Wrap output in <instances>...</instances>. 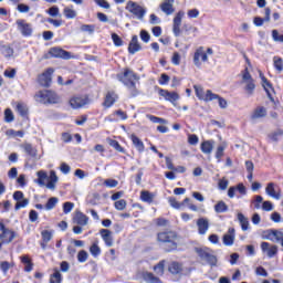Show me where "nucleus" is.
Wrapping results in <instances>:
<instances>
[{
    "instance_id": "obj_27",
    "label": "nucleus",
    "mask_w": 283,
    "mask_h": 283,
    "mask_svg": "<svg viewBox=\"0 0 283 283\" xmlns=\"http://www.w3.org/2000/svg\"><path fill=\"white\" fill-rule=\"evenodd\" d=\"M140 50H143V48L140 46V43H138V35H133L128 44L129 54H136V52H140Z\"/></svg>"
},
{
    "instance_id": "obj_23",
    "label": "nucleus",
    "mask_w": 283,
    "mask_h": 283,
    "mask_svg": "<svg viewBox=\"0 0 283 283\" xmlns=\"http://www.w3.org/2000/svg\"><path fill=\"white\" fill-rule=\"evenodd\" d=\"M283 237V232L279 230H269L263 237L264 240H270V242H280Z\"/></svg>"
},
{
    "instance_id": "obj_44",
    "label": "nucleus",
    "mask_w": 283,
    "mask_h": 283,
    "mask_svg": "<svg viewBox=\"0 0 283 283\" xmlns=\"http://www.w3.org/2000/svg\"><path fill=\"white\" fill-rule=\"evenodd\" d=\"M80 30H81V32H86L87 34H93L96 31V25H94V24H82Z\"/></svg>"
},
{
    "instance_id": "obj_22",
    "label": "nucleus",
    "mask_w": 283,
    "mask_h": 283,
    "mask_svg": "<svg viewBox=\"0 0 283 283\" xmlns=\"http://www.w3.org/2000/svg\"><path fill=\"white\" fill-rule=\"evenodd\" d=\"M38 83L42 87H50V85H52V73L44 72V73L39 74Z\"/></svg>"
},
{
    "instance_id": "obj_52",
    "label": "nucleus",
    "mask_w": 283,
    "mask_h": 283,
    "mask_svg": "<svg viewBox=\"0 0 283 283\" xmlns=\"http://www.w3.org/2000/svg\"><path fill=\"white\" fill-rule=\"evenodd\" d=\"M168 202L170 207H172V209H182V203L178 202V200H176V198L174 197H170L168 199Z\"/></svg>"
},
{
    "instance_id": "obj_1",
    "label": "nucleus",
    "mask_w": 283,
    "mask_h": 283,
    "mask_svg": "<svg viewBox=\"0 0 283 283\" xmlns=\"http://www.w3.org/2000/svg\"><path fill=\"white\" fill-rule=\"evenodd\" d=\"M38 179L35 180L36 185L40 187H46L51 191L56 189V184L59 182V176H56V171L51 170L50 176L48 177V172L44 170H40L36 172Z\"/></svg>"
},
{
    "instance_id": "obj_30",
    "label": "nucleus",
    "mask_w": 283,
    "mask_h": 283,
    "mask_svg": "<svg viewBox=\"0 0 283 283\" xmlns=\"http://www.w3.org/2000/svg\"><path fill=\"white\" fill-rule=\"evenodd\" d=\"M130 140H132L134 147L137 149V151H139L140 154H143V151H145V144L143 143V140H140V138H138V136L132 134Z\"/></svg>"
},
{
    "instance_id": "obj_2",
    "label": "nucleus",
    "mask_w": 283,
    "mask_h": 283,
    "mask_svg": "<svg viewBox=\"0 0 283 283\" xmlns=\"http://www.w3.org/2000/svg\"><path fill=\"white\" fill-rule=\"evenodd\" d=\"M34 101L42 105H56L61 103V96L53 91H39L34 95Z\"/></svg>"
},
{
    "instance_id": "obj_47",
    "label": "nucleus",
    "mask_w": 283,
    "mask_h": 283,
    "mask_svg": "<svg viewBox=\"0 0 283 283\" xmlns=\"http://www.w3.org/2000/svg\"><path fill=\"white\" fill-rule=\"evenodd\" d=\"M115 209H117V211H125V209H127V201L125 199L115 201Z\"/></svg>"
},
{
    "instance_id": "obj_46",
    "label": "nucleus",
    "mask_w": 283,
    "mask_h": 283,
    "mask_svg": "<svg viewBox=\"0 0 283 283\" xmlns=\"http://www.w3.org/2000/svg\"><path fill=\"white\" fill-rule=\"evenodd\" d=\"M147 119L150 120L151 123H156V124H159V125H167V119L156 117L154 115H147Z\"/></svg>"
},
{
    "instance_id": "obj_63",
    "label": "nucleus",
    "mask_w": 283,
    "mask_h": 283,
    "mask_svg": "<svg viewBox=\"0 0 283 283\" xmlns=\"http://www.w3.org/2000/svg\"><path fill=\"white\" fill-rule=\"evenodd\" d=\"M199 140L198 135H188L189 145H197Z\"/></svg>"
},
{
    "instance_id": "obj_13",
    "label": "nucleus",
    "mask_w": 283,
    "mask_h": 283,
    "mask_svg": "<svg viewBox=\"0 0 283 283\" xmlns=\"http://www.w3.org/2000/svg\"><path fill=\"white\" fill-rule=\"evenodd\" d=\"M265 193L270 198H274V200H280L282 198V190L274 182H270L266 185Z\"/></svg>"
},
{
    "instance_id": "obj_18",
    "label": "nucleus",
    "mask_w": 283,
    "mask_h": 283,
    "mask_svg": "<svg viewBox=\"0 0 283 283\" xmlns=\"http://www.w3.org/2000/svg\"><path fill=\"white\" fill-rule=\"evenodd\" d=\"M116 101H118V95L116 94V92L108 91L105 94L104 102L102 105L103 107H105V109H109V107H112L114 103H116Z\"/></svg>"
},
{
    "instance_id": "obj_49",
    "label": "nucleus",
    "mask_w": 283,
    "mask_h": 283,
    "mask_svg": "<svg viewBox=\"0 0 283 283\" xmlns=\"http://www.w3.org/2000/svg\"><path fill=\"white\" fill-rule=\"evenodd\" d=\"M61 272L55 270V272L51 275L50 283H61L62 282Z\"/></svg>"
},
{
    "instance_id": "obj_36",
    "label": "nucleus",
    "mask_w": 283,
    "mask_h": 283,
    "mask_svg": "<svg viewBox=\"0 0 283 283\" xmlns=\"http://www.w3.org/2000/svg\"><path fill=\"white\" fill-rule=\"evenodd\" d=\"M15 111L20 116H28V105L23 102H17L15 103Z\"/></svg>"
},
{
    "instance_id": "obj_58",
    "label": "nucleus",
    "mask_w": 283,
    "mask_h": 283,
    "mask_svg": "<svg viewBox=\"0 0 283 283\" xmlns=\"http://www.w3.org/2000/svg\"><path fill=\"white\" fill-rule=\"evenodd\" d=\"M1 52H2L3 56H7V57L12 56V54H14V50H12V48L7 46V45L2 46Z\"/></svg>"
},
{
    "instance_id": "obj_61",
    "label": "nucleus",
    "mask_w": 283,
    "mask_h": 283,
    "mask_svg": "<svg viewBox=\"0 0 283 283\" xmlns=\"http://www.w3.org/2000/svg\"><path fill=\"white\" fill-rule=\"evenodd\" d=\"M48 14H50V17H59L60 11H59V7L53 6L48 10Z\"/></svg>"
},
{
    "instance_id": "obj_15",
    "label": "nucleus",
    "mask_w": 283,
    "mask_h": 283,
    "mask_svg": "<svg viewBox=\"0 0 283 283\" xmlns=\"http://www.w3.org/2000/svg\"><path fill=\"white\" fill-rule=\"evenodd\" d=\"M90 104V98L87 96H74L70 99V105L72 109H80V107H85Z\"/></svg>"
},
{
    "instance_id": "obj_24",
    "label": "nucleus",
    "mask_w": 283,
    "mask_h": 283,
    "mask_svg": "<svg viewBox=\"0 0 283 283\" xmlns=\"http://www.w3.org/2000/svg\"><path fill=\"white\" fill-rule=\"evenodd\" d=\"M99 235L102 240L105 242L106 247H114V237H112V232L107 229H101Z\"/></svg>"
},
{
    "instance_id": "obj_26",
    "label": "nucleus",
    "mask_w": 283,
    "mask_h": 283,
    "mask_svg": "<svg viewBox=\"0 0 283 283\" xmlns=\"http://www.w3.org/2000/svg\"><path fill=\"white\" fill-rule=\"evenodd\" d=\"M235 242V229L230 228L228 230V233L223 235V244L226 247H233V243Z\"/></svg>"
},
{
    "instance_id": "obj_37",
    "label": "nucleus",
    "mask_w": 283,
    "mask_h": 283,
    "mask_svg": "<svg viewBox=\"0 0 283 283\" xmlns=\"http://www.w3.org/2000/svg\"><path fill=\"white\" fill-rule=\"evenodd\" d=\"M226 149H227V143H224V142L217 147L216 158H217L218 163H220V160L222 159V156H224Z\"/></svg>"
},
{
    "instance_id": "obj_40",
    "label": "nucleus",
    "mask_w": 283,
    "mask_h": 283,
    "mask_svg": "<svg viewBox=\"0 0 283 283\" xmlns=\"http://www.w3.org/2000/svg\"><path fill=\"white\" fill-rule=\"evenodd\" d=\"M214 211H216V213H224V212L229 211V206H227V203L224 201H219L214 206Z\"/></svg>"
},
{
    "instance_id": "obj_4",
    "label": "nucleus",
    "mask_w": 283,
    "mask_h": 283,
    "mask_svg": "<svg viewBox=\"0 0 283 283\" xmlns=\"http://www.w3.org/2000/svg\"><path fill=\"white\" fill-rule=\"evenodd\" d=\"M125 10L133 14L135 19H138V21H143L147 14V9L133 0L126 2Z\"/></svg>"
},
{
    "instance_id": "obj_29",
    "label": "nucleus",
    "mask_w": 283,
    "mask_h": 283,
    "mask_svg": "<svg viewBox=\"0 0 283 283\" xmlns=\"http://www.w3.org/2000/svg\"><path fill=\"white\" fill-rule=\"evenodd\" d=\"M197 227L200 235H205L209 231V220L206 218H200L197 221Z\"/></svg>"
},
{
    "instance_id": "obj_57",
    "label": "nucleus",
    "mask_w": 283,
    "mask_h": 283,
    "mask_svg": "<svg viewBox=\"0 0 283 283\" xmlns=\"http://www.w3.org/2000/svg\"><path fill=\"white\" fill-rule=\"evenodd\" d=\"M272 39L276 43H283V34L280 35V32H277V30H272Z\"/></svg>"
},
{
    "instance_id": "obj_51",
    "label": "nucleus",
    "mask_w": 283,
    "mask_h": 283,
    "mask_svg": "<svg viewBox=\"0 0 283 283\" xmlns=\"http://www.w3.org/2000/svg\"><path fill=\"white\" fill-rule=\"evenodd\" d=\"M4 120L6 123H12V120H14V114L12 113V109L7 108L4 111Z\"/></svg>"
},
{
    "instance_id": "obj_50",
    "label": "nucleus",
    "mask_w": 283,
    "mask_h": 283,
    "mask_svg": "<svg viewBox=\"0 0 283 283\" xmlns=\"http://www.w3.org/2000/svg\"><path fill=\"white\" fill-rule=\"evenodd\" d=\"M283 132L281 129L273 132L269 135V138L272 143H277L280 140V136H282Z\"/></svg>"
},
{
    "instance_id": "obj_43",
    "label": "nucleus",
    "mask_w": 283,
    "mask_h": 283,
    "mask_svg": "<svg viewBox=\"0 0 283 283\" xmlns=\"http://www.w3.org/2000/svg\"><path fill=\"white\" fill-rule=\"evenodd\" d=\"M56 205H59V198L56 197L50 198L45 205L46 211H52V209H54Z\"/></svg>"
},
{
    "instance_id": "obj_3",
    "label": "nucleus",
    "mask_w": 283,
    "mask_h": 283,
    "mask_svg": "<svg viewBox=\"0 0 283 283\" xmlns=\"http://www.w3.org/2000/svg\"><path fill=\"white\" fill-rule=\"evenodd\" d=\"M158 242H163L166 245V251H176L178 249V235L174 231L159 232L157 234Z\"/></svg>"
},
{
    "instance_id": "obj_9",
    "label": "nucleus",
    "mask_w": 283,
    "mask_h": 283,
    "mask_svg": "<svg viewBox=\"0 0 283 283\" xmlns=\"http://www.w3.org/2000/svg\"><path fill=\"white\" fill-rule=\"evenodd\" d=\"M195 92L199 101H206V103H209V101H216V98H218V94L211 92V90H208L205 93L202 86L195 85Z\"/></svg>"
},
{
    "instance_id": "obj_39",
    "label": "nucleus",
    "mask_w": 283,
    "mask_h": 283,
    "mask_svg": "<svg viewBox=\"0 0 283 283\" xmlns=\"http://www.w3.org/2000/svg\"><path fill=\"white\" fill-rule=\"evenodd\" d=\"M238 220L241 224L242 231H248V229H249V219L247 217H244V214L238 213Z\"/></svg>"
},
{
    "instance_id": "obj_14",
    "label": "nucleus",
    "mask_w": 283,
    "mask_h": 283,
    "mask_svg": "<svg viewBox=\"0 0 283 283\" xmlns=\"http://www.w3.org/2000/svg\"><path fill=\"white\" fill-rule=\"evenodd\" d=\"M158 94L159 96L165 98V101H168V103H171L172 105H176V102L180 101V95L176 92H169L167 90L159 88Z\"/></svg>"
},
{
    "instance_id": "obj_7",
    "label": "nucleus",
    "mask_w": 283,
    "mask_h": 283,
    "mask_svg": "<svg viewBox=\"0 0 283 283\" xmlns=\"http://www.w3.org/2000/svg\"><path fill=\"white\" fill-rule=\"evenodd\" d=\"M48 54L49 56H46V59H63L64 61L72 59V53L61 49V46L51 48Z\"/></svg>"
},
{
    "instance_id": "obj_5",
    "label": "nucleus",
    "mask_w": 283,
    "mask_h": 283,
    "mask_svg": "<svg viewBox=\"0 0 283 283\" xmlns=\"http://www.w3.org/2000/svg\"><path fill=\"white\" fill-rule=\"evenodd\" d=\"M241 85H243L247 96H253L255 92V81L251 77V73L245 72L241 74Z\"/></svg>"
},
{
    "instance_id": "obj_34",
    "label": "nucleus",
    "mask_w": 283,
    "mask_h": 283,
    "mask_svg": "<svg viewBox=\"0 0 283 283\" xmlns=\"http://www.w3.org/2000/svg\"><path fill=\"white\" fill-rule=\"evenodd\" d=\"M143 277H144L145 282H148V283H163L160 277L154 275V273H151V272H144Z\"/></svg>"
},
{
    "instance_id": "obj_62",
    "label": "nucleus",
    "mask_w": 283,
    "mask_h": 283,
    "mask_svg": "<svg viewBox=\"0 0 283 283\" xmlns=\"http://www.w3.org/2000/svg\"><path fill=\"white\" fill-rule=\"evenodd\" d=\"M18 11H20L22 14H25L28 12H30V6L28 4H23V3H20L18 4Z\"/></svg>"
},
{
    "instance_id": "obj_32",
    "label": "nucleus",
    "mask_w": 283,
    "mask_h": 283,
    "mask_svg": "<svg viewBox=\"0 0 283 283\" xmlns=\"http://www.w3.org/2000/svg\"><path fill=\"white\" fill-rule=\"evenodd\" d=\"M155 198H156V195L154 192H149L147 190H143L140 192V200L143 202H148V205H151V202H154Z\"/></svg>"
},
{
    "instance_id": "obj_6",
    "label": "nucleus",
    "mask_w": 283,
    "mask_h": 283,
    "mask_svg": "<svg viewBox=\"0 0 283 283\" xmlns=\"http://www.w3.org/2000/svg\"><path fill=\"white\" fill-rule=\"evenodd\" d=\"M17 30L24 36L25 39H29L34 33V28L32 27V23H29L28 21L23 19H18L15 21Z\"/></svg>"
},
{
    "instance_id": "obj_12",
    "label": "nucleus",
    "mask_w": 283,
    "mask_h": 283,
    "mask_svg": "<svg viewBox=\"0 0 283 283\" xmlns=\"http://www.w3.org/2000/svg\"><path fill=\"white\" fill-rule=\"evenodd\" d=\"M207 61H209V56L207 55V52H205V48H198L193 54L195 65L200 67V65H202V63H207Z\"/></svg>"
},
{
    "instance_id": "obj_17",
    "label": "nucleus",
    "mask_w": 283,
    "mask_h": 283,
    "mask_svg": "<svg viewBox=\"0 0 283 283\" xmlns=\"http://www.w3.org/2000/svg\"><path fill=\"white\" fill-rule=\"evenodd\" d=\"M261 251L268 258H275V255H277V245L271 244L269 242H262Z\"/></svg>"
},
{
    "instance_id": "obj_41",
    "label": "nucleus",
    "mask_w": 283,
    "mask_h": 283,
    "mask_svg": "<svg viewBox=\"0 0 283 283\" xmlns=\"http://www.w3.org/2000/svg\"><path fill=\"white\" fill-rule=\"evenodd\" d=\"M185 17V11H179L176 13L172 20V27H180L182 25V18Z\"/></svg>"
},
{
    "instance_id": "obj_16",
    "label": "nucleus",
    "mask_w": 283,
    "mask_h": 283,
    "mask_svg": "<svg viewBox=\"0 0 283 283\" xmlns=\"http://www.w3.org/2000/svg\"><path fill=\"white\" fill-rule=\"evenodd\" d=\"M260 78H261V85L263 87V90L266 92L268 98H270V101H274L273 98V94H275V90L273 88V84H271V82H269V80L263 76L262 73H260Z\"/></svg>"
},
{
    "instance_id": "obj_20",
    "label": "nucleus",
    "mask_w": 283,
    "mask_h": 283,
    "mask_svg": "<svg viewBox=\"0 0 283 283\" xmlns=\"http://www.w3.org/2000/svg\"><path fill=\"white\" fill-rule=\"evenodd\" d=\"M21 148L31 158H34L35 160H40L41 159V156H39V150L35 147H33L32 144L24 143V144L21 145Z\"/></svg>"
},
{
    "instance_id": "obj_56",
    "label": "nucleus",
    "mask_w": 283,
    "mask_h": 283,
    "mask_svg": "<svg viewBox=\"0 0 283 283\" xmlns=\"http://www.w3.org/2000/svg\"><path fill=\"white\" fill-rule=\"evenodd\" d=\"M112 41L114 45H116V48H120L123 45V39H120L119 35L116 33L112 34Z\"/></svg>"
},
{
    "instance_id": "obj_48",
    "label": "nucleus",
    "mask_w": 283,
    "mask_h": 283,
    "mask_svg": "<svg viewBox=\"0 0 283 283\" xmlns=\"http://www.w3.org/2000/svg\"><path fill=\"white\" fill-rule=\"evenodd\" d=\"M53 231H50V230H43L41 232V235H42V240L43 242H45V244H48V242H50V240H52V235H53Z\"/></svg>"
},
{
    "instance_id": "obj_64",
    "label": "nucleus",
    "mask_w": 283,
    "mask_h": 283,
    "mask_svg": "<svg viewBox=\"0 0 283 283\" xmlns=\"http://www.w3.org/2000/svg\"><path fill=\"white\" fill-rule=\"evenodd\" d=\"M262 209L263 211H273V203L271 201H263Z\"/></svg>"
},
{
    "instance_id": "obj_28",
    "label": "nucleus",
    "mask_w": 283,
    "mask_h": 283,
    "mask_svg": "<svg viewBox=\"0 0 283 283\" xmlns=\"http://www.w3.org/2000/svg\"><path fill=\"white\" fill-rule=\"evenodd\" d=\"M88 221H90V218H87V216H85L83 212L81 211L75 212V216L73 218V222H75V224H80V227H86Z\"/></svg>"
},
{
    "instance_id": "obj_19",
    "label": "nucleus",
    "mask_w": 283,
    "mask_h": 283,
    "mask_svg": "<svg viewBox=\"0 0 283 283\" xmlns=\"http://www.w3.org/2000/svg\"><path fill=\"white\" fill-rule=\"evenodd\" d=\"M13 200H15V211H19V209L25 208L27 205L30 203V200L23 198V193L21 191H15L13 193Z\"/></svg>"
},
{
    "instance_id": "obj_10",
    "label": "nucleus",
    "mask_w": 283,
    "mask_h": 283,
    "mask_svg": "<svg viewBox=\"0 0 283 283\" xmlns=\"http://www.w3.org/2000/svg\"><path fill=\"white\" fill-rule=\"evenodd\" d=\"M197 253L201 260H206L210 266H218V256L213 255L209 249H197Z\"/></svg>"
},
{
    "instance_id": "obj_33",
    "label": "nucleus",
    "mask_w": 283,
    "mask_h": 283,
    "mask_svg": "<svg viewBox=\"0 0 283 283\" xmlns=\"http://www.w3.org/2000/svg\"><path fill=\"white\" fill-rule=\"evenodd\" d=\"M167 264V261L161 260L156 265H154L153 271H155L156 275H159L163 277L165 275V265Z\"/></svg>"
},
{
    "instance_id": "obj_45",
    "label": "nucleus",
    "mask_w": 283,
    "mask_h": 283,
    "mask_svg": "<svg viewBox=\"0 0 283 283\" xmlns=\"http://www.w3.org/2000/svg\"><path fill=\"white\" fill-rule=\"evenodd\" d=\"M90 253L93 255V258H98V254L101 253V247H98V242H94L91 245Z\"/></svg>"
},
{
    "instance_id": "obj_11",
    "label": "nucleus",
    "mask_w": 283,
    "mask_h": 283,
    "mask_svg": "<svg viewBox=\"0 0 283 283\" xmlns=\"http://www.w3.org/2000/svg\"><path fill=\"white\" fill-rule=\"evenodd\" d=\"M17 234H14L13 231L7 230L6 226L0 222V247L1 244H8L12 242L13 238H15Z\"/></svg>"
},
{
    "instance_id": "obj_54",
    "label": "nucleus",
    "mask_w": 283,
    "mask_h": 283,
    "mask_svg": "<svg viewBox=\"0 0 283 283\" xmlns=\"http://www.w3.org/2000/svg\"><path fill=\"white\" fill-rule=\"evenodd\" d=\"M108 145H109L111 147H113V149H116V151H120V153L125 151V150L120 147V144H118L117 140L108 139Z\"/></svg>"
},
{
    "instance_id": "obj_8",
    "label": "nucleus",
    "mask_w": 283,
    "mask_h": 283,
    "mask_svg": "<svg viewBox=\"0 0 283 283\" xmlns=\"http://www.w3.org/2000/svg\"><path fill=\"white\" fill-rule=\"evenodd\" d=\"M118 80L126 85V87H134L136 85V81H138V76L134 72H122L117 75Z\"/></svg>"
},
{
    "instance_id": "obj_31",
    "label": "nucleus",
    "mask_w": 283,
    "mask_h": 283,
    "mask_svg": "<svg viewBox=\"0 0 283 283\" xmlns=\"http://www.w3.org/2000/svg\"><path fill=\"white\" fill-rule=\"evenodd\" d=\"M264 116H266V108L259 106L252 112L251 119L258 120V118H264Z\"/></svg>"
},
{
    "instance_id": "obj_60",
    "label": "nucleus",
    "mask_w": 283,
    "mask_h": 283,
    "mask_svg": "<svg viewBox=\"0 0 283 283\" xmlns=\"http://www.w3.org/2000/svg\"><path fill=\"white\" fill-rule=\"evenodd\" d=\"M255 274L260 275L261 277H269V272H266V269H264L262 266H258L255 269Z\"/></svg>"
},
{
    "instance_id": "obj_21",
    "label": "nucleus",
    "mask_w": 283,
    "mask_h": 283,
    "mask_svg": "<svg viewBox=\"0 0 283 283\" xmlns=\"http://www.w3.org/2000/svg\"><path fill=\"white\" fill-rule=\"evenodd\" d=\"M176 0H165L160 4V10L164 12V14H167V17H171L176 12V9L174 8V3Z\"/></svg>"
},
{
    "instance_id": "obj_35",
    "label": "nucleus",
    "mask_w": 283,
    "mask_h": 283,
    "mask_svg": "<svg viewBox=\"0 0 283 283\" xmlns=\"http://www.w3.org/2000/svg\"><path fill=\"white\" fill-rule=\"evenodd\" d=\"M213 140H206L201 143V151L202 154H211L213 151Z\"/></svg>"
},
{
    "instance_id": "obj_25",
    "label": "nucleus",
    "mask_w": 283,
    "mask_h": 283,
    "mask_svg": "<svg viewBox=\"0 0 283 283\" xmlns=\"http://www.w3.org/2000/svg\"><path fill=\"white\" fill-rule=\"evenodd\" d=\"M184 266L182 263L178 262V261H172L168 264V271L169 273H171V275H180V273H182L184 271Z\"/></svg>"
},
{
    "instance_id": "obj_59",
    "label": "nucleus",
    "mask_w": 283,
    "mask_h": 283,
    "mask_svg": "<svg viewBox=\"0 0 283 283\" xmlns=\"http://www.w3.org/2000/svg\"><path fill=\"white\" fill-rule=\"evenodd\" d=\"M72 209H74V203L73 202L67 201V202L63 203V211H64L65 214L71 213Z\"/></svg>"
},
{
    "instance_id": "obj_42",
    "label": "nucleus",
    "mask_w": 283,
    "mask_h": 283,
    "mask_svg": "<svg viewBox=\"0 0 283 283\" xmlns=\"http://www.w3.org/2000/svg\"><path fill=\"white\" fill-rule=\"evenodd\" d=\"M73 7H65L63 14L66 19H76V11L72 9Z\"/></svg>"
},
{
    "instance_id": "obj_55",
    "label": "nucleus",
    "mask_w": 283,
    "mask_h": 283,
    "mask_svg": "<svg viewBox=\"0 0 283 283\" xmlns=\"http://www.w3.org/2000/svg\"><path fill=\"white\" fill-rule=\"evenodd\" d=\"M274 67H275V70H277V72H282V70H283L282 57H277V56L274 57Z\"/></svg>"
},
{
    "instance_id": "obj_53",
    "label": "nucleus",
    "mask_w": 283,
    "mask_h": 283,
    "mask_svg": "<svg viewBox=\"0 0 283 283\" xmlns=\"http://www.w3.org/2000/svg\"><path fill=\"white\" fill-rule=\"evenodd\" d=\"M87 258H90V254H87V251L82 250L77 253V260L78 262H87Z\"/></svg>"
},
{
    "instance_id": "obj_38",
    "label": "nucleus",
    "mask_w": 283,
    "mask_h": 283,
    "mask_svg": "<svg viewBox=\"0 0 283 283\" xmlns=\"http://www.w3.org/2000/svg\"><path fill=\"white\" fill-rule=\"evenodd\" d=\"M21 262L24 264V271H27V273H30L33 269V264H32V261L30 260V256L28 255L22 256Z\"/></svg>"
}]
</instances>
